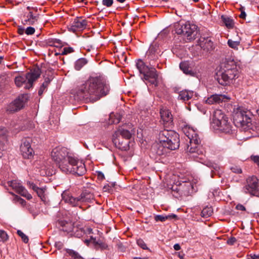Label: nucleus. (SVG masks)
I'll return each instance as SVG.
<instances>
[{
	"instance_id": "f257e3e1",
	"label": "nucleus",
	"mask_w": 259,
	"mask_h": 259,
	"mask_svg": "<svg viewBox=\"0 0 259 259\" xmlns=\"http://www.w3.org/2000/svg\"><path fill=\"white\" fill-rule=\"evenodd\" d=\"M110 90L106 79L101 76H90L81 84L76 92L80 98L94 102L101 96L106 95Z\"/></svg>"
},
{
	"instance_id": "f03ea898",
	"label": "nucleus",
	"mask_w": 259,
	"mask_h": 259,
	"mask_svg": "<svg viewBox=\"0 0 259 259\" xmlns=\"http://www.w3.org/2000/svg\"><path fill=\"white\" fill-rule=\"evenodd\" d=\"M153 48H150L146 54V62L138 59L136 62V67L140 74H143V79L155 86L158 85V73L155 68V61L158 58Z\"/></svg>"
},
{
	"instance_id": "7ed1b4c3",
	"label": "nucleus",
	"mask_w": 259,
	"mask_h": 259,
	"mask_svg": "<svg viewBox=\"0 0 259 259\" xmlns=\"http://www.w3.org/2000/svg\"><path fill=\"white\" fill-rule=\"evenodd\" d=\"M179 135L174 131L164 130L159 134V143L154 144L152 150L158 155L167 152V149L175 150L179 147Z\"/></svg>"
},
{
	"instance_id": "20e7f679",
	"label": "nucleus",
	"mask_w": 259,
	"mask_h": 259,
	"mask_svg": "<svg viewBox=\"0 0 259 259\" xmlns=\"http://www.w3.org/2000/svg\"><path fill=\"white\" fill-rule=\"evenodd\" d=\"M239 76L237 65L233 61H226L221 64L220 69L216 74V79L222 85L233 82Z\"/></svg>"
},
{
	"instance_id": "39448f33",
	"label": "nucleus",
	"mask_w": 259,
	"mask_h": 259,
	"mask_svg": "<svg viewBox=\"0 0 259 259\" xmlns=\"http://www.w3.org/2000/svg\"><path fill=\"white\" fill-rule=\"evenodd\" d=\"M210 123L214 130H220L226 134L232 132V126L228 122V117L221 110L214 111Z\"/></svg>"
},
{
	"instance_id": "423d86ee",
	"label": "nucleus",
	"mask_w": 259,
	"mask_h": 259,
	"mask_svg": "<svg viewBox=\"0 0 259 259\" xmlns=\"http://www.w3.org/2000/svg\"><path fill=\"white\" fill-rule=\"evenodd\" d=\"M66 148L58 146L53 149L51 153V156L53 160L56 162L59 168L62 171H69L70 168L67 167L65 164V162L71 160L70 156Z\"/></svg>"
},
{
	"instance_id": "0eeeda50",
	"label": "nucleus",
	"mask_w": 259,
	"mask_h": 259,
	"mask_svg": "<svg viewBox=\"0 0 259 259\" xmlns=\"http://www.w3.org/2000/svg\"><path fill=\"white\" fill-rule=\"evenodd\" d=\"M185 135L189 139L191 146H188L187 151L192 154H194L193 156L196 157L197 155L202 154V150H200L198 145L200 143V139L199 138L197 132L193 128L186 126L183 128Z\"/></svg>"
},
{
	"instance_id": "6e6552de",
	"label": "nucleus",
	"mask_w": 259,
	"mask_h": 259,
	"mask_svg": "<svg viewBox=\"0 0 259 259\" xmlns=\"http://www.w3.org/2000/svg\"><path fill=\"white\" fill-rule=\"evenodd\" d=\"M94 198L93 194L87 190L83 192L80 196L77 197H73L69 191L66 190L62 194V200L72 206H78L83 202H90Z\"/></svg>"
},
{
	"instance_id": "1a4fd4ad",
	"label": "nucleus",
	"mask_w": 259,
	"mask_h": 259,
	"mask_svg": "<svg viewBox=\"0 0 259 259\" xmlns=\"http://www.w3.org/2000/svg\"><path fill=\"white\" fill-rule=\"evenodd\" d=\"M40 74V70L38 68H35L31 72L26 73L25 76L16 77L15 83L18 87L25 84V88L29 89L32 87L34 81L39 77Z\"/></svg>"
},
{
	"instance_id": "9d476101",
	"label": "nucleus",
	"mask_w": 259,
	"mask_h": 259,
	"mask_svg": "<svg viewBox=\"0 0 259 259\" xmlns=\"http://www.w3.org/2000/svg\"><path fill=\"white\" fill-rule=\"evenodd\" d=\"M197 26L196 25L188 22L178 24L176 26V33L183 35L188 40L195 39L197 34Z\"/></svg>"
},
{
	"instance_id": "9b49d317",
	"label": "nucleus",
	"mask_w": 259,
	"mask_h": 259,
	"mask_svg": "<svg viewBox=\"0 0 259 259\" xmlns=\"http://www.w3.org/2000/svg\"><path fill=\"white\" fill-rule=\"evenodd\" d=\"M70 156L72 159L69 160V162H65L66 164H65L70 169L69 171L63 172L66 174L70 173L76 174L78 176H82L84 175L86 172L84 164L82 161H80L72 154Z\"/></svg>"
},
{
	"instance_id": "f8f14e48",
	"label": "nucleus",
	"mask_w": 259,
	"mask_h": 259,
	"mask_svg": "<svg viewBox=\"0 0 259 259\" xmlns=\"http://www.w3.org/2000/svg\"><path fill=\"white\" fill-rule=\"evenodd\" d=\"M233 120L236 126L244 130H248L251 127V119L244 111L236 112L233 115Z\"/></svg>"
},
{
	"instance_id": "ddd939ff",
	"label": "nucleus",
	"mask_w": 259,
	"mask_h": 259,
	"mask_svg": "<svg viewBox=\"0 0 259 259\" xmlns=\"http://www.w3.org/2000/svg\"><path fill=\"white\" fill-rule=\"evenodd\" d=\"M258 180L255 176L249 177L246 180V185L243 188V192L251 195H256L258 192Z\"/></svg>"
},
{
	"instance_id": "4468645a",
	"label": "nucleus",
	"mask_w": 259,
	"mask_h": 259,
	"mask_svg": "<svg viewBox=\"0 0 259 259\" xmlns=\"http://www.w3.org/2000/svg\"><path fill=\"white\" fill-rule=\"evenodd\" d=\"M28 95L26 94L19 96L13 102L9 104L7 107V111L9 113L16 112L22 109L27 100Z\"/></svg>"
},
{
	"instance_id": "2eb2a0df",
	"label": "nucleus",
	"mask_w": 259,
	"mask_h": 259,
	"mask_svg": "<svg viewBox=\"0 0 259 259\" xmlns=\"http://www.w3.org/2000/svg\"><path fill=\"white\" fill-rule=\"evenodd\" d=\"M7 186L11 187L16 192L20 194L23 197H26L27 199H31L32 197L27 190L22 185L21 183L18 180H13L8 181L7 183Z\"/></svg>"
},
{
	"instance_id": "dca6fc26",
	"label": "nucleus",
	"mask_w": 259,
	"mask_h": 259,
	"mask_svg": "<svg viewBox=\"0 0 259 259\" xmlns=\"http://www.w3.org/2000/svg\"><path fill=\"white\" fill-rule=\"evenodd\" d=\"M30 138H25L22 140L20 145V152L24 158L30 159L34 154V151L31 147Z\"/></svg>"
},
{
	"instance_id": "f3484780",
	"label": "nucleus",
	"mask_w": 259,
	"mask_h": 259,
	"mask_svg": "<svg viewBox=\"0 0 259 259\" xmlns=\"http://www.w3.org/2000/svg\"><path fill=\"white\" fill-rule=\"evenodd\" d=\"M194 184L190 181H183L181 183L178 193L180 196H188L195 191Z\"/></svg>"
},
{
	"instance_id": "a211bd4d",
	"label": "nucleus",
	"mask_w": 259,
	"mask_h": 259,
	"mask_svg": "<svg viewBox=\"0 0 259 259\" xmlns=\"http://www.w3.org/2000/svg\"><path fill=\"white\" fill-rule=\"evenodd\" d=\"M125 125L122 127H120L112 136V141L115 145L120 143L119 139L118 138L120 135L123 138L126 139H129L132 136L131 132L127 129H125Z\"/></svg>"
},
{
	"instance_id": "6ab92c4d",
	"label": "nucleus",
	"mask_w": 259,
	"mask_h": 259,
	"mask_svg": "<svg viewBox=\"0 0 259 259\" xmlns=\"http://www.w3.org/2000/svg\"><path fill=\"white\" fill-rule=\"evenodd\" d=\"M230 99L229 97L225 95L214 94L207 98L205 102L210 105L219 104L222 102L228 101Z\"/></svg>"
},
{
	"instance_id": "aec40b11",
	"label": "nucleus",
	"mask_w": 259,
	"mask_h": 259,
	"mask_svg": "<svg viewBox=\"0 0 259 259\" xmlns=\"http://www.w3.org/2000/svg\"><path fill=\"white\" fill-rule=\"evenodd\" d=\"M87 25V22L85 19L81 17H77L73 21L70 29L73 32L81 30L85 28Z\"/></svg>"
},
{
	"instance_id": "412c9836",
	"label": "nucleus",
	"mask_w": 259,
	"mask_h": 259,
	"mask_svg": "<svg viewBox=\"0 0 259 259\" xmlns=\"http://www.w3.org/2000/svg\"><path fill=\"white\" fill-rule=\"evenodd\" d=\"M27 185L30 188H31L37 193L38 196L42 201L45 202L46 201L45 194L46 189L45 188H38L33 183L31 182H28Z\"/></svg>"
},
{
	"instance_id": "4be33fe9",
	"label": "nucleus",
	"mask_w": 259,
	"mask_h": 259,
	"mask_svg": "<svg viewBox=\"0 0 259 259\" xmlns=\"http://www.w3.org/2000/svg\"><path fill=\"white\" fill-rule=\"evenodd\" d=\"M84 242L87 245H89L90 242L92 243L96 249L104 250L107 249L108 247V245L106 243L103 242L100 239L96 240V239L93 236H91L90 239L85 240Z\"/></svg>"
},
{
	"instance_id": "5701e85b",
	"label": "nucleus",
	"mask_w": 259,
	"mask_h": 259,
	"mask_svg": "<svg viewBox=\"0 0 259 259\" xmlns=\"http://www.w3.org/2000/svg\"><path fill=\"white\" fill-rule=\"evenodd\" d=\"M160 116L164 123H170L172 122V116L168 109L162 108L160 110Z\"/></svg>"
},
{
	"instance_id": "b1692460",
	"label": "nucleus",
	"mask_w": 259,
	"mask_h": 259,
	"mask_svg": "<svg viewBox=\"0 0 259 259\" xmlns=\"http://www.w3.org/2000/svg\"><path fill=\"white\" fill-rule=\"evenodd\" d=\"M199 46L202 49L206 52L213 49V42L208 38H201L200 40Z\"/></svg>"
},
{
	"instance_id": "393cba45",
	"label": "nucleus",
	"mask_w": 259,
	"mask_h": 259,
	"mask_svg": "<svg viewBox=\"0 0 259 259\" xmlns=\"http://www.w3.org/2000/svg\"><path fill=\"white\" fill-rule=\"evenodd\" d=\"M24 17L25 18L24 24L33 25L38 20L39 16L38 15H34L32 12L29 11Z\"/></svg>"
},
{
	"instance_id": "a878e982",
	"label": "nucleus",
	"mask_w": 259,
	"mask_h": 259,
	"mask_svg": "<svg viewBox=\"0 0 259 259\" xmlns=\"http://www.w3.org/2000/svg\"><path fill=\"white\" fill-rule=\"evenodd\" d=\"M7 141V130L4 128H0V157H2L4 150V145Z\"/></svg>"
},
{
	"instance_id": "bb28decb",
	"label": "nucleus",
	"mask_w": 259,
	"mask_h": 259,
	"mask_svg": "<svg viewBox=\"0 0 259 259\" xmlns=\"http://www.w3.org/2000/svg\"><path fill=\"white\" fill-rule=\"evenodd\" d=\"M194 95V92L191 91L184 90L180 92L178 99L183 101H188L190 100Z\"/></svg>"
},
{
	"instance_id": "cd10ccee",
	"label": "nucleus",
	"mask_w": 259,
	"mask_h": 259,
	"mask_svg": "<svg viewBox=\"0 0 259 259\" xmlns=\"http://www.w3.org/2000/svg\"><path fill=\"white\" fill-rule=\"evenodd\" d=\"M59 225L62 227L61 230L64 232L69 233L73 231V225L71 222L60 221L59 222Z\"/></svg>"
},
{
	"instance_id": "c85d7f7f",
	"label": "nucleus",
	"mask_w": 259,
	"mask_h": 259,
	"mask_svg": "<svg viewBox=\"0 0 259 259\" xmlns=\"http://www.w3.org/2000/svg\"><path fill=\"white\" fill-rule=\"evenodd\" d=\"M180 68L181 70L186 74L193 76L194 72L191 70L190 67V63L188 61L182 62L180 64Z\"/></svg>"
},
{
	"instance_id": "c756f323",
	"label": "nucleus",
	"mask_w": 259,
	"mask_h": 259,
	"mask_svg": "<svg viewBox=\"0 0 259 259\" xmlns=\"http://www.w3.org/2000/svg\"><path fill=\"white\" fill-rule=\"evenodd\" d=\"M221 19L225 26L229 29L233 28L234 26V22L233 19L227 16L222 15Z\"/></svg>"
},
{
	"instance_id": "7c9ffc66",
	"label": "nucleus",
	"mask_w": 259,
	"mask_h": 259,
	"mask_svg": "<svg viewBox=\"0 0 259 259\" xmlns=\"http://www.w3.org/2000/svg\"><path fill=\"white\" fill-rule=\"evenodd\" d=\"M87 63L88 61L86 59L83 58H80L75 62L74 68L76 70H80Z\"/></svg>"
},
{
	"instance_id": "2f4dec72",
	"label": "nucleus",
	"mask_w": 259,
	"mask_h": 259,
	"mask_svg": "<svg viewBox=\"0 0 259 259\" xmlns=\"http://www.w3.org/2000/svg\"><path fill=\"white\" fill-rule=\"evenodd\" d=\"M51 82V79L49 77H46L45 79L44 82L42 83L41 85L40 86L39 90H38V95L39 96H41L44 92L46 91L47 89V88Z\"/></svg>"
},
{
	"instance_id": "473e14b6",
	"label": "nucleus",
	"mask_w": 259,
	"mask_h": 259,
	"mask_svg": "<svg viewBox=\"0 0 259 259\" xmlns=\"http://www.w3.org/2000/svg\"><path fill=\"white\" fill-rule=\"evenodd\" d=\"M121 116L118 113H112L109 115V122L113 124L118 123L121 120Z\"/></svg>"
},
{
	"instance_id": "72a5a7b5",
	"label": "nucleus",
	"mask_w": 259,
	"mask_h": 259,
	"mask_svg": "<svg viewBox=\"0 0 259 259\" xmlns=\"http://www.w3.org/2000/svg\"><path fill=\"white\" fill-rule=\"evenodd\" d=\"M212 209L211 207H206L201 211V216L203 218H208L212 215Z\"/></svg>"
},
{
	"instance_id": "f704fd0d",
	"label": "nucleus",
	"mask_w": 259,
	"mask_h": 259,
	"mask_svg": "<svg viewBox=\"0 0 259 259\" xmlns=\"http://www.w3.org/2000/svg\"><path fill=\"white\" fill-rule=\"evenodd\" d=\"M67 253L74 259H82L79 253L73 250L68 249L67 250Z\"/></svg>"
},
{
	"instance_id": "c9c22d12",
	"label": "nucleus",
	"mask_w": 259,
	"mask_h": 259,
	"mask_svg": "<svg viewBox=\"0 0 259 259\" xmlns=\"http://www.w3.org/2000/svg\"><path fill=\"white\" fill-rule=\"evenodd\" d=\"M240 42L238 41H233L231 39H229L228 40V46L233 49H237L238 46L239 45Z\"/></svg>"
},
{
	"instance_id": "e433bc0d",
	"label": "nucleus",
	"mask_w": 259,
	"mask_h": 259,
	"mask_svg": "<svg viewBox=\"0 0 259 259\" xmlns=\"http://www.w3.org/2000/svg\"><path fill=\"white\" fill-rule=\"evenodd\" d=\"M17 234L20 237H21L22 240H23V241L24 243H26L28 242L29 239H28V237L24 233H23L21 230L17 231Z\"/></svg>"
},
{
	"instance_id": "4c0bfd02",
	"label": "nucleus",
	"mask_w": 259,
	"mask_h": 259,
	"mask_svg": "<svg viewBox=\"0 0 259 259\" xmlns=\"http://www.w3.org/2000/svg\"><path fill=\"white\" fill-rule=\"evenodd\" d=\"M8 239V236L7 233L3 230H0V239L2 241L5 242Z\"/></svg>"
},
{
	"instance_id": "58836bf2",
	"label": "nucleus",
	"mask_w": 259,
	"mask_h": 259,
	"mask_svg": "<svg viewBox=\"0 0 259 259\" xmlns=\"http://www.w3.org/2000/svg\"><path fill=\"white\" fill-rule=\"evenodd\" d=\"M74 50L71 47L64 48L61 53L63 55H67L68 54L73 52Z\"/></svg>"
},
{
	"instance_id": "ea45409f",
	"label": "nucleus",
	"mask_w": 259,
	"mask_h": 259,
	"mask_svg": "<svg viewBox=\"0 0 259 259\" xmlns=\"http://www.w3.org/2000/svg\"><path fill=\"white\" fill-rule=\"evenodd\" d=\"M137 244L140 247H141L143 249H148V247H147L146 243L144 242V241L142 239L138 240Z\"/></svg>"
},
{
	"instance_id": "a19ab883",
	"label": "nucleus",
	"mask_w": 259,
	"mask_h": 259,
	"mask_svg": "<svg viewBox=\"0 0 259 259\" xmlns=\"http://www.w3.org/2000/svg\"><path fill=\"white\" fill-rule=\"evenodd\" d=\"M102 4L107 7H110L113 4V0H102Z\"/></svg>"
},
{
	"instance_id": "79ce46f5",
	"label": "nucleus",
	"mask_w": 259,
	"mask_h": 259,
	"mask_svg": "<svg viewBox=\"0 0 259 259\" xmlns=\"http://www.w3.org/2000/svg\"><path fill=\"white\" fill-rule=\"evenodd\" d=\"M155 220L156 221L164 222L167 220V217H166L165 215H157L155 217Z\"/></svg>"
},
{
	"instance_id": "37998d69",
	"label": "nucleus",
	"mask_w": 259,
	"mask_h": 259,
	"mask_svg": "<svg viewBox=\"0 0 259 259\" xmlns=\"http://www.w3.org/2000/svg\"><path fill=\"white\" fill-rule=\"evenodd\" d=\"M35 32V29L32 27H28L25 30V33L27 35H32Z\"/></svg>"
},
{
	"instance_id": "c03bdc74",
	"label": "nucleus",
	"mask_w": 259,
	"mask_h": 259,
	"mask_svg": "<svg viewBox=\"0 0 259 259\" xmlns=\"http://www.w3.org/2000/svg\"><path fill=\"white\" fill-rule=\"evenodd\" d=\"M8 77V74L5 73L2 74L0 75V84H2L5 82L7 78Z\"/></svg>"
},
{
	"instance_id": "a18cd8bd",
	"label": "nucleus",
	"mask_w": 259,
	"mask_h": 259,
	"mask_svg": "<svg viewBox=\"0 0 259 259\" xmlns=\"http://www.w3.org/2000/svg\"><path fill=\"white\" fill-rule=\"evenodd\" d=\"M231 169L233 172L235 173L240 174L242 172L241 169L237 166H234L231 167Z\"/></svg>"
},
{
	"instance_id": "49530a36",
	"label": "nucleus",
	"mask_w": 259,
	"mask_h": 259,
	"mask_svg": "<svg viewBox=\"0 0 259 259\" xmlns=\"http://www.w3.org/2000/svg\"><path fill=\"white\" fill-rule=\"evenodd\" d=\"M236 241V239L235 237H231L227 240V243L229 245H233Z\"/></svg>"
},
{
	"instance_id": "de8ad7c7",
	"label": "nucleus",
	"mask_w": 259,
	"mask_h": 259,
	"mask_svg": "<svg viewBox=\"0 0 259 259\" xmlns=\"http://www.w3.org/2000/svg\"><path fill=\"white\" fill-rule=\"evenodd\" d=\"M246 16V13L245 12L243 9L242 8L241 9V13L239 15V17L241 19H245Z\"/></svg>"
},
{
	"instance_id": "09e8293b",
	"label": "nucleus",
	"mask_w": 259,
	"mask_h": 259,
	"mask_svg": "<svg viewBox=\"0 0 259 259\" xmlns=\"http://www.w3.org/2000/svg\"><path fill=\"white\" fill-rule=\"evenodd\" d=\"M236 208L237 209L242 210V211H244L246 209L245 207L242 204L237 205Z\"/></svg>"
},
{
	"instance_id": "8fccbe9b",
	"label": "nucleus",
	"mask_w": 259,
	"mask_h": 259,
	"mask_svg": "<svg viewBox=\"0 0 259 259\" xmlns=\"http://www.w3.org/2000/svg\"><path fill=\"white\" fill-rule=\"evenodd\" d=\"M248 259H259V255L256 254H250L248 256Z\"/></svg>"
},
{
	"instance_id": "3c124183",
	"label": "nucleus",
	"mask_w": 259,
	"mask_h": 259,
	"mask_svg": "<svg viewBox=\"0 0 259 259\" xmlns=\"http://www.w3.org/2000/svg\"><path fill=\"white\" fill-rule=\"evenodd\" d=\"M18 201L22 205L25 204L26 201L20 197H17Z\"/></svg>"
},
{
	"instance_id": "603ef678",
	"label": "nucleus",
	"mask_w": 259,
	"mask_h": 259,
	"mask_svg": "<svg viewBox=\"0 0 259 259\" xmlns=\"http://www.w3.org/2000/svg\"><path fill=\"white\" fill-rule=\"evenodd\" d=\"M174 248L176 250H179L181 249V247L179 244L177 243L174 245Z\"/></svg>"
},
{
	"instance_id": "864d4df0",
	"label": "nucleus",
	"mask_w": 259,
	"mask_h": 259,
	"mask_svg": "<svg viewBox=\"0 0 259 259\" xmlns=\"http://www.w3.org/2000/svg\"><path fill=\"white\" fill-rule=\"evenodd\" d=\"M166 217H167V220L168 219H174V218H175L177 217V215L176 214H170V215H165Z\"/></svg>"
},
{
	"instance_id": "5fc2aeb1",
	"label": "nucleus",
	"mask_w": 259,
	"mask_h": 259,
	"mask_svg": "<svg viewBox=\"0 0 259 259\" xmlns=\"http://www.w3.org/2000/svg\"><path fill=\"white\" fill-rule=\"evenodd\" d=\"M53 42L54 44H58V45H61V41L59 39H55L54 40H53Z\"/></svg>"
},
{
	"instance_id": "6e6d98bb",
	"label": "nucleus",
	"mask_w": 259,
	"mask_h": 259,
	"mask_svg": "<svg viewBox=\"0 0 259 259\" xmlns=\"http://www.w3.org/2000/svg\"><path fill=\"white\" fill-rule=\"evenodd\" d=\"M98 177L101 179H104V174L101 172H99L98 173Z\"/></svg>"
},
{
	"instance_id": "4d7b16f0",
	"label": "nucleus",
	"mask_w": 259,
	"mask_h": 259,
	"mask_svg": "<svg viewBox=\"0 0 259 259\" xmlns=\"http://www.w3.org/2000/svg\"><path fill=\"white\" fill-rule=\"evenodd\" d=\"M24 29L23 28H18V33L20 34H22L23 33Z\"/></svg>"
},
{
	"instance_id": "13d9d810",
	"label": "nucleus",
	"mask_w": 259,
	"mask_h": 259,
	"mask_svg": "<svg viewBox=\"0 0 259 259\" xmlns=\"http://www.w3.org/2000/svg\"><path fill=\"white\" fill-rule=\"evenodd\" d=\"M3 60H4V57L3 56H0V64L3 63Z\"/></svg>"
},
{
	"instance_id": "bf43d9fd",
	"label": "nucleus",
	"mask_w": 259,
	"mask_h": 259,
	"mask_svg": "<svg viewBox=\"0 0 259 259\" xmlns=\"http://www.w3.org/2000/svg\"><path fill=\"white\" fill-rule=\"evenodd\" d=\"M134 259H148V257L141 258V257H135L134 258Z\"/></svg>"
},
{
	"instance_id": "052dcab7",
	"label": "nucleus",
	"mask_w": 259,
	"mask_h": 259,
	"mask_svg": "<svg viewBox=\"0 0 259 259\" xmlns=\"http://www.w3.org/2000/svg\"><path fill=\"white\" fill-rule=\"evenodd\" d=\"M117 1L119 3H124L125 1V0H117Z\"/></svg>"
},
{
	"instance_id": "680f3d73",
	"label": "nucleus",
	"mask_w": 259,
	"mask_h": 259,
	"mask_svg": "<svg viewBox=\"0 0 259 259\" xmlns=\"http://www.w3.org/2000/svg\"><path fill=\"white\" fill-rule=\"evenodd\" d=\"M27 10L30 11V10L32 9L31 7H29V6H28L27 8H26Z\"/></svg>"
},
{
	"instance_id": "e2e57ef3",
	"label": "nucleus",
	"mask_w": 259,
	"mask_h": 259,
	"mask_svg": "<svg viewBox=\"0 0 259 259\" xmlns=\"http://www.w3.org/2000/svg\"><path fill=\"white\" fill-rule=\"evenodd\" d=\"M88 231H89V232L90 233H92V229H91V228H89V229H88Z\"/></svg>"
},
{
	"instance_id": "0e129e2a",
	"label": "nucleus",
	"mask_w": 259,
	"mask_h": 259,
	"mask_svg": "<svg viewBox=\"0 0 259 259\" xmlns=\"http://www.w3.org/2000/svg\"><path fill=\"white\" fill-rule=\"evenodd\" d=\"M194 2H197L199 1V0H193Z\"/></svg>"
}]
</instances>
